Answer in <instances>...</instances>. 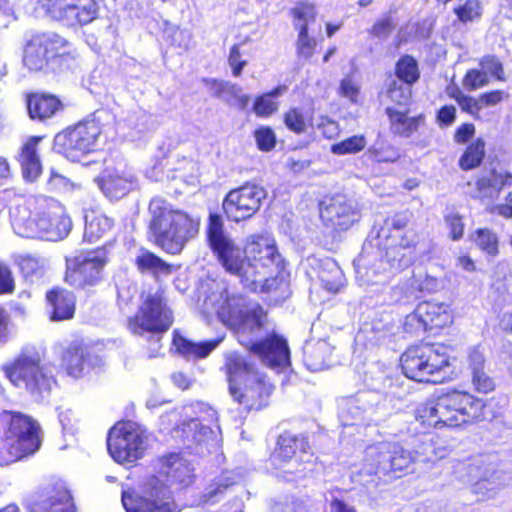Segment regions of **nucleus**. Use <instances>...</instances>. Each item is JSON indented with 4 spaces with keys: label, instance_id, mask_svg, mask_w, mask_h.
Returning a JSON list of instances; mask_svg holds the SVG:
<instances>
[{
    "label": "nucleus",
    "instance_id": "47",
    "mask_svg": "<svg viewBox=\"0 0 512 512\" xmlns=\"http://www.w3.org/2000/svg\"><path fill=\"white\" fill-rule=\"evenodd\" d=\"M18 265L26 277L41 276L44 268V261L32 255H20Z\"/></svg>",
    "mask_w": 512,
    "mask_h": 512
},
{
    "label": "nucleus",
    "instance_id": "10",
    "mask_svg": "<svg viewBox=\"0 0 512 512\" xmlns=\"http://www.w3.org/2000/svg\"><path fill=\"white\" fill-rule=\"evenodd\" d=\"M100 134L98 121L85 120L58 133L54 138V149L67 159L78 162L94 150Z\"/></svg>",
    "mask_w": 512,
    "mask_h": 512
},
{
    "label": "nucleus",
    "instance_id": "8",
    "mask_svg": "<svg viewBox=\"0 0 512 512\" xmlns=\"http://www.w3.org/2000/svg\"><path fill=\"white\" fill-rule=\"evenodd\" d=\"M245 251L255 268L259 292L268 293L279 285L277 277H268L273 269L279 270L282 257L278 253L275 240L267 234L251 235L247 238Z\"/></svg>",
    "mask_w": 512,
    "mask_h": 512
},
{
    "label": "nucleus",
    "instance_id": "54",
    "mask_svg": "<svg viewBox=\"0 0 512 512\" xmlns=\"http://www.w3.org/2000/svg\"><path fill=\"white\" fill-rule=\"evenodd\" d=\"M491 214L499 215L505 219L512 218V189L507 191L502 201L487 208Z\"/></svg>",
    "mask_w": 512,
    "mask_h": 512
},
{
    "label": "nucleus",
    "instance_id": "34",
    "mask_svg": "<svg viewBox=\"0 0 512 512\" xmlns=\"http://www.w3.org/2000/svg\"><path fill=\"white\" fill-rule=\"evenodd\" d=\"M225 371L229 382V389L232 384H239L250 377V374L258 372L246 362L237 352H228L225 355Z\"/></svg>",
    "mask_w": 512,
    "mask_h": 512
},
{
    "label": "nucleus",
    "instance_id": "60",
    "mask_svg": "<svg viewBox=\"0 0 512 512\" xmlns=\"http://www.w3.org/2000/svg\"><path fill=\"white\" fill-rule=\"evenodd\" d=\"M472 382L479 392L488 393L494 390L495 384L485 370L472 374Z\"/></svg>",
    "mask_w": 512,
    "mask_h": 512
},
{
    "label": "nucleus",
    "instance_id": "14",
    "mask_svg": "<svg viewBox=\"0 0 512 512\" xmlns=\"http://www.w3.org/2000/svg\"><path fill=\"white\" fill-rule=\"evenodd\" d=\"M106 264L105 252L88 251L66 259L65 281L75 288L95 285L101 279Z\"/></svg>",
    "mask_w": 512,
    "mask_h": 512
},
{
    "label": "nucleus",
    "instance_id": "50",
    "mask_svg": "<svg viewBox=\"0 0 512 512\" xmlns=\"http://www.w3.org/2000/svg\"><path fill=\"white\" fill-rule=\"evenodd\" d=\"M409 85L410 84H406L405 82L393 81L387 92L389 99L399 105L406 104L411 97Z\"/></svg>",
    "mask_w": 512,
    "mask_h": 512
},
{
    "label": "nucleus",
    "instance_id": "61",
    "mask_svg": "<svg viewBox=\"0 0 512 512\" xmlns=\"http://www.w3.org/2000/svg\"><path fill=\"white\" fill-rule=\"evenodd\" d=\"M508 97L505 92L501 90H494L491 92L483 93L478 96L481 111L486 107H493L503 101L504 98Z\"/></svg>",
    "mask_w": 512,
    "mask_h": 512
},
{
    "label": "nucleus",
    "instance_id": "18",
    "mask_svg": "<svg viewBox=\"0 0 512 512\" xmlns=\"http://www.w3.org/2000/svg\"><path fill=\"white\" fill-rule=\"evenodd\" d=\"M67 41L55 33L35 34L24 49V64L34 71L44 68L48 61L62 54Z\"/></svg>",
    "mask_w": 512,
    "mask_h": 512
},
{
    "label": "nucleus",
    "instance_id": "44",
    "mask_svg": "<svg viewBox=\"0 0 512 512\" xmlns=\"http://www.w3.org/2000/svg\"><path fill=\"white\" fill-rule=\"evenodd\" d=\"M202 82L208 87L211 95L216 98L231 102V95H235L238 88L235 85L218 81L216 79L203 78Z\"/></svg>",
    "mask_w": 512,
    "mask_h": 512
},
{
    "label": "nucleus",
    "instance_id": "6",
    "mask_svg": "<svg viewBox=\"0 0 512 512\" xmlns=\"http://www.w3.org/2000/svg\"><path fill=\"white\" fill-rule=\"evenodd\" d=\"M455 477L471 484V492L478 500L493 499L505 486V473L497 469L494 455H479L469 463L454 466Z\"/></svg>",
    "mask_w": 512,
    "mask_h": 512
},
{
    "label": "nucleus",
    "instance_id": "21",
    "mask_svg": "<svg viewBox=\"0 0 512 512\" xmlns=\"http://www.w3.org/2000/svg\"><path fill=\"white\" fill-rule=\"evenodd\" d=\"M320 217L326 226L347 230L359 220L360 213L355 200L338 194L321 203Z\"/></svg>",
    "mask_w": 512,
    "mask_h": 512
},
{
    "label": "nucleus",
    "instance_id": "51",
    "mask_svg": "<svg viewBox=\"0 0 512 512\" xmlns=\"http://www.w3.org/2000/svg\"><path fill=\"white\" fill-rule=\"evenodd\" d=\"M428 345L432 350L430 365L434 366L437 372L440 373L442 369L448 365V347L441 343H433Z\"/></svg>",
    "mask_w": 512,
    "mask_h": 512
},
{
    "label": "nucleus",
    "instance_id": "33",
    "mask_svg": "<svg viewBox=\"0 0 512 512\" xmlns=\"http://www.w3.org/2000/svg\"><path fill=\"white\" fill-rule=\"evenodd\" d=\"M318 278L322 286L331 293H338L345 284L342 270L336 261L331 258L319 260Z\"/></svg>",
    "mask_w": 512,
    "mask_h": 512
},
{
    "label": "nucleus",
    "instance_id": "30",
    "mask_svg": "<svg viewBox=\"0 0 512 512\" xmlns=\"http://www.w3.org/2000/svg\"><path fill=\"white\" fill-rule=\"evenodd\" d=\"M223 338H217L210 341L195 343L189 341L177 331L174 332L173 346L176 351L183 357L190 358H204L207 357L222 341Z\"/></svg>",
    "mask_w": 512,
    "mask_h": 512
},
{
    "label": "nucleus",
    "instance_id": "3",
    "mask_svg": "<svg viewBox=\"0 0 512 512\" xmlns=\"http://www.w3.org/2000/svg\"><path fill=\"white\" fill-rule=\"evenodd\" d=\"M208 240L226 272L236 276L240 283L252 292H259L255 268L245 248L242 249L224 230L221 216L211 214L207 230Z\"/></svg>",
    "mask_w": 512,
    "mask_h": 512
},
{
    "label": "nucleus",
    "instance_id": "40",
    "mask_svg": "<svg viewBox=\"0 0 512 512\" xmlns=\"http://www.w3.org/2000/svg\"><path fill=\"white\" fill-rule=\"evenodd\" d=\"M457 20L453 22V27L460 30L461 26H466L479 20L482 14V6L478 0H467L464 4L454 8Z\"/></svg>",
    "mask_w": 512,
    "mask_h": 512
},
{
    "label": "nucleus",
    "instance_id": "15",
    "mask_svg": "<svg viewBox=\"0 0 512 512\" xmlns=\"http://www.w3.org/2000/svg\"><path fill=\"white\" fill-rule=\"evenodd\" d=\"M267 193L261 186L246 183L231 190L223 201V210L231 221L239 222L251 218L261 207Z\"/></svg>",
    "mask_w": 512,
    "mask_h": 512
},
{
    "label": "nucleus",
    "instance_id": "41",
    "mask_svg": "<svg viewBox=\"0 0 512 512\" xmlns=\"http://www.w3.org/2000/svg\"><path fill=\"white\" fill-rule=\"evenodd\" d=\"M485 156V142L477 138L469 145L459 160V165L463 170L473 169L479 166Z\"/></svg>",
    "mask_w": 512,
    "mask_h": 512
},
{
    "label": "nucleus",
    "instance_id": "49",
    "mask_svg": "<svg viewBox=\"0 0 512 512\" xmlns=\"http://www.w3.org/2000/svg\"><path fill=\"white\" fill-rule=\"evenodd\" d=\"M284 123L290 131L296 134L304 133L307 128L305 118L298 108H291L285 113Z\"/></svg>",
    "mask_w": 512,
    "mask_h": 512
},
{
    "label": "nucleus",
    "instance_id": "24",
    "mask_svg": "<svg viewBox=\"0 0 512 512\" xmlns=\"http://www.w3.org/2000/svg\"><path fill=\"white\" fill-rule=\"evenodd\" d=\"M30 512H74L71 495L62 482L46 485L39 498L29 505Z\"/></svg>",
    "mask_w": 512,
    "mask_h": 512
},
{
    "label": "nucleus",
    "instance_id": "9",
    "mask_svg": "<svg viewBox=\"0 0 512 512\" xmlns=\"http://www.w3.org/2000/svg\"><path fill=\"white\" fill-rule=\"evenodd\" d=\"M107 447L116 462L132 464L144 456L148 447V436L135 422L117 423L108 433Z\"/></svg>",
    "mask_w": 512,
    "mask_h": 512
},
{
    "label": "nucleus",
    "instance_id": "17",
    "mask_svg": "<svg viewBox=\"0 0 512 512\" xmlns=\"http://www.w3.org/2000/svg\"><path fill=\"white\" fill-rule=\"evenodd\" d=\"M51 18L66 26H82L97 17L95 0H39Z\"/></svg>",
    "mask_w": 512,
    "mask_h": 512
},
{
    "label": "nucleus",
    "instance_id": "12",
    "mask_svg": "<svg viewBox=\"0 0 512 512\" xmlns=\"http://www.w3.org/2000/svg\"><path fill=\"white\" fill-rule=\"evenodd\" d=\"M122 503L127 512H178L170 491L157 477L146 481L143 495L132 497L123 493Z\"/></svg>",
    "mask_w": 512,
    "mask_h": 512
},
{
    "label": "nucleus",
    "instance_id": "5",
    "mask_svg": "<svg viewBox=\"0 0 512 512\" xmlns=\"http://www.w3.org/2000/svg\"><path fill=\"white\" fill-rule=\"evenodd\" d=\"M36 212L26 223H16L17 233L28 238H43L57 241L66 237L72 226L64 206L54 198L40 197L36 201Z\"/></svg>",
    "mask_w": 512,
    "mask_h": 512
},
{
    "label": "nucleus",
    "instance_id": "1",
    "mask_svg": "<svg viewBox=\"0 0 512 512\" xmlns=\"http://www.w3.org/2000/svg\"><path fill=\"white\" fill-rule=\"evenodd\" d=\"M222 294H212L204 300L207 313H216L220 320L233 329L239 343L257 355L271 368H283L290 362L287 342L282 337L273 335L263 341H256L266 322V312L256 303L248 302L243 296H226L221 304Z\"/></svg>",
    "mask_w": 512,
    "mask_h": 512
},
{
    "label": "nucleus",
    "instance_id": "27",
    "mask_svg": "<svg viewBox=\"0 0 512 512\" xmlns=\"http://www.w3.org/2000/svg\"><path fill=\"white\" fill-rule=\"evenodd\" d=\"M41 137H29L21 146L16 159L19 162L24 179L34 182L42 173V164L37 152V146Z\"/></svg>",
    "mask_w": 512,
    "mask_h": 512
},
{
    "label": "nucleus",
    "instance_id": "58",
    "mask_svg": "<svg viewBox=\"0 0 512 512\" xmlns=\"http://www.w3.org/2000/svg\"><path fill=\"white\" fill-rule=\"evenodd\" d=\"M480 67L485 72L487 77H496L498 80H503V67L502 64L493 56H486L480 62Z\"/></svg>",
    "mask_w": 512,
    "mask_h": 512
},
{
    "label": "nucleus",
    "instance_id": "62",
    "mask_svg": "<svg viewBox=\"0 0 512 512\" xmlns=\"http://www.w3.org/2000/svg\"><path fill=\"white\" fill-rule=\"evenodd\" d=\"M228 63L232 68L233 75L236 77L241 74L243 68L246 66L247 62L245 60H241L240 46L238 44L231 47Z\"/></svg>",
    "mask_w": 512,
    "mask_h": 512
},
{
    "label": "nucleus",
    "instance_id": "53",
    "mask_svg": "<svg viewBox=\"0 0 512 512\" xmlns=\"http://www.w3.org/2000/svg\"><path fill=\"white\" fill-rule=\"evenodd\" d=\"M488 82H489V78L487 77L485 72L480 67L479 70L473 69V70H470L467 72V74L463 80V85L465 88H467L469 90H474L479 87L487 85Z\"/></svg>",
    "mask_w": 512,
    "mask_h": 512
},
{
    "label": "nucleus",
    "instance_id": "42",
    "mask_svg": "<svg viewBox=\"0 0 512 512\" xmlns=\"http://www.w3.org/2000/svg\"><path fill=\"white\" fill-rule=\"evenodd\" d=\"M367 142L363 135H353L331 146V152L335 155L355 154L362 151Z\"/></svg>",
    "mask_w": 512,
    "mask_h": 512
},
{
    "label": "nucleus",
    "instance_id": "46",
    "mask_svg": "<svg viewBox=\"0 0 512 512\" xmlns=\"http://www.w3.org/2000/svg\"><path fill=\"white\" fill-rule=\"evenodd\" d=\"M280 94V88L274 89L271 93L262 95L255 100L254 112L256 115L266 117L276 112L278 105L272 100Z\"/></svg>",
    "mask_w": 512,
    "mask_h": 512
},
{
    "label": "nucleus",
    "instance_id": "56",
    "mask_svg": "<svg viewBox=\"0 0 512 512\" xmlns=\"http://www.w3.org/2000/svg\"><path fill=\"white\" fill-rule=\"evenodd\" d=\"M271 512H308V510L303 500L290 499L274 503Z\"/></svg>",
    "mask_w": 512,
    "mask_h": 512
},
{
    "label": "nucleus",
    "instance_id": "45",
    "mask_svg": "<svg viewBox=\"0 0 512 512\" xmlns=\"http://www.w3.org/2000/svg\"><path fill=\"white\" fill-rule=\"evenodd\" d=\"M471 238L480 249L488 254L495 255L497 253L498 239L489 229H479Z\"/></svg>",
    "mask_w": 512,
    "mask_h": 512
},
{
    "label": "nucleus",
    "instance_id": "31",
    "mask_svg": "<svg viewBox=\"0 0 512 512\" xmlns=\"http://www.w3.org/2000/svg\"><path fill=\"white\" fill-rule=\"evenodd\" d=\"M386 114L390 120L391 132L401 137H410L418 130L419 126L424 123L423 115L410 117L407 111L392 107L386 108Z\"/></svg>",
    "mask_w": 512,
    "mask_h": 512
},
{
    "label": "nucleus",
    "instance_id": "16",
    "mask_svg": "<svg viewBox=\"0 0 512 512\" xmlns=\"http://www.w3.org/2000/svg\"><path fill=\"white\" fill-rule=\"evenodd\" d=\"M10 453L17 459L36 452L41 444L40 427L32 418L17 413L11 417L6 432Z\"/></svg>",
    "mask_w": 512,
    "mask_h": 512
},
{
    "label": "nucleus",
    "instance_id": "35",
    "mask_svg": "<svg viewBox=\"0 0 512 512\" xmlns=\"http://www.w3.org/2000/svg\"><path fill=\"white\" fill-rule=\"evenodd\" d=\"M89 351L86 346L78 343L69 345L63 356V363L67 373L74 377H81L86 366Z\"/></svg>",
    "mask_w": 512,
    "mask_h": 512
},
{
    "label": "nucleus",
    "instance_id": "37",
    "mask_svg": "<svg viewBox=\"0 0 512 512\" xmlns=\"http://www.w3.org/2000/svg\"><path fill=\"white\" fill-rule=\"evenodd\" d=\"M135 265L142 273H150L155 277L169 275L172 271L170 264L146 249L140 250L135 258Z\"/></svg>",
    "mask_w": 512,
    "mask_h": 512
},
{
    "label": "nucleus",
    "instance_id": "48",
    "mask_svg": "<svg viewBox=\"0 0 512 512\" xmlns=\"http://www.w3.org/2000/svg\"><path fill=\"white\" fill-rule=\"evenodd\" d=\"M47 183L50 190L58 192L68 193L81 189V184L71 181L70 179L55 172L54 170L51 171Z\"/></svg>",
    "mask_w": 512,
    "mask_h": 512
},
{
    "label": "nucleus",
    "instance_id": "11",
    "mask_svg": "<svg viewBox=\"0 0 512 512\" xmlns=\"http://www.w3.org/2000/svg\"><path fill=\"white\" fill-rule=\"evenodd\" d=\"M414 461V453L398 443L382 442L366 449L365 465L369 474L404 471Z\"/></svg>",
    "mask_w": 512,
    "mask_h": 512
},
{
    "label": "nucleus",
    "instance_id": "43",
    "mask_svg": "<svg viewBox=\"0 0 512 512\" xmlns=\"http://www.w3.org/2000/svg\"><path fill=\"white\" fill-rule=\"evenodd\" d=\"M398 78L406 84H412L419 78L418 65L415 59L410 56L402 57L396 68Z\"/></svg>",
    "mask_w": 512,
    "mask_h": 512
},
{
    "label": "nucleus",
    "instance_id": "23",
    "mask_svg": "<svg viewBox=\"0 0 512 512\" xmlns=\"http://www.w3.org/2000/svg\"><path fill=\"white\" fill-rule=\"evenodd\" d=\"M158 474L161 484L170 488L181 489L192 483L193 474L189 463L180 455L171 453L159 459Z\"/></svg>",
    "mask_w": 512,
    "mask_h": 512
},
{
    "label": "nucleus",
    "instance_id": "38",
    "mask_svg": "<svg viewBox=\"0 0 512 512\" xmlns=\"http://www.w3.org/2000/svg\"><path fill=\"white\" fill-rule=\"evenodd\" d=\"M112 227V221L103 214L94 211L85 215L84 238L88 242H96L103 237Z\"/></svg>",
    "mask_w": 512,
    "mask_h": 512
},
{
    "label": "nucleus",
    "instance_id": "19",
    "mask_svg": "<svg viewBox=\"0 0 512 512\" xmlns=\"http://www.w3.org/2000/svg\"><path fill=\"white\" fill-rule=\"evenodd\" d=\"M95 181L103 194L111 200H119L139 188L137 175L124 162L107 166Z\"/></svg>",
    "mask_w": 512,
    "mask_h": 512
},
{
    "label": "nucleus",
    "instance_id": "55",
    "mask_svg": "<svg viewBox=\"0 0 512 512\" xmlns=\"http://www.w3.org/2000/svg\"><path fill=\"white\" fill-rule=\"evenodd\" d=\"M255 140L260 150L270 151L274 148L276 138L270 128H260L255 131Z\"/></svg>",
    "mask_w": 512,
    "mask_h": 512
},
{
    "label": "nucleus",
    "instance_id": "25",
    "mask_svg": "<svg viewBox=\"0 0 512 512\" xmlns=\"http://www.w3.org/2000/svg\"><path fill=\"white\" fill-rule=\"evenodd\" d=\"M292 14L297 20L295 28L299 30L296 41L297 55L300 58L309 59L314 54L316 40L308 35V24L315 21V7L309 3H298Z\"/></svg>",
    "mask_w": 512,
    "mask_h": 512
},
{
    "label": "nucleus",
    "instance_id": "64",
    "mask_svg": "<svg viewBox=\"0 0 512 512\" xmlns=\"http://www.w3.org/2000/svg\"><path fill=\"white\" fill-rule=\"evenodd\" d=\"M395 29V25L390 17H386L377 21L372 29L371 34L379 37L385 38L387 37L393 30Z\"/></svg>",
    "mask_w": 512,
    "mask_h": 512
},
{
    "label": "nucleus",
    "instance_id": "4",
    "mask_svg": "<svg viewBox=\"0 0 512 512\" xmlns=\"http://www.w3.org/2000/svg\"><path fill=\"white\" fill-rule=\"evenodd\" d=\"M2 370L15 387L26 390L37 401L47 397L55 384L52 374L43 364L42 353L34 346L22 348Z\"/></svg>",
    "mask_w": 512,
    "mask_h": 512
},
{
    "label": "nucleus",
    "instance_id": "36",
    "mask_svg": "<svg viewBox=\"0 0 512 512\" xmlns=\"http://www.w3.org/2000/svg\"><path fill=\"white\" fill-rule=\"evenodd\" d=\"M394 249L386 252V259L376 260L370 267H362L357 270L358 275L366 284H377L387 277L389 268L395 267V257H392Z\"/></svg>",
    "mask_w": 512,
    "mask_h": 512
},
{
    "label": "nucleus",
    "instance_id": "2",
    "mask_svg": "<svg viewBox=\"0 0 512 512\" xmlns=\"http://www.w3.org/2000/svg\"><path fill=\"white\" fill-rule=\"evenodd\" d=\"M148 211L149 240L167 253L179 254L199 233V217L176 208L164 198L151 199Z\"/></svg>",
    "mask_w": 512,
    "mask_h": 512
},
{
    "label": "nucleus",
    "instance_id": "7",
    "mask_svg": "<svg viewBox=\"0 0 512 512\" xmlns=\"http://www.w3.org/2000/svg\"><path fill=\"white\" fill-rule=\"evenodd\" d=\"M173 323V314L167 305L164 292L160 289L142 292L141 304L135 316L128 320L129 330L136 335L145 332L156 336L159 341Z\"/></svg>",
    "mask_w": 512,
    "mask_h": 512
},
{
    "label": "nucleus",
    "instance_id": "29",
    "mask_svg": "<svg viewBox=\"0 0 512 512\" xmlns=\"http://www.w3.org/2000/svg\"><path fill=\"white\" fill-rule=\"evenodd\" d=\"M477 196L481 199L499 197L502 191L512 189V173L493 170L489 176L476 182Z\"/></svg>",
    "mask_w": 512,
    "mask_h": 512
},
{
    "label": "nucleus",
    "instance_id": "32",
    "mask_svg": "<svg viewBox=\"0 0 512 512\" xmlns=\"http://www.w3.org/2000/svg\"><path fill=\"white\" fill-rule=\"evenodd\" d=\"M61 108L60 100L53 95L32 94L27 99V109L32 119L45 120Z\"/></svg>",
    "mask_w": 512,
    "mask_h": 512
},
{
    "label": "nucleus",
    "instance_id": "22",
    "mask_svg": "<svg viewBox=\"0 0 512 512\" xmlns=\"http://www.w3.org/2000/svg\"><path fill=\"white\" fill-rule=\"evenodd\" d=\"M431 353L432 350L429 345L408 348L400 359L405 376L418 382H442V379L437 377L439 373L436 368L430 365Z\"/></svg>",
    "mask_w": 512,
    "mask_h": 512
},
{
    "label": "nucleus",
    "instance_id": "63",
    "mask_svg": "<svg viewBox=\"0 0 512 512\" xmlns=\"http://www.w3.org/2000/svg\"><path fill=\"white\" fill-rule=\"evenodd\" d=\"M14 290V280L9 267L0 262V294L12 293Z\"/></svg>",
    "mask_w": 512,
    "mask_h": 512
},
{
    "label": "nucleus",
    "instance_id": "13",
    "mask_svg": "<svg viewBox=\"0 0 512 512\" xmlns=\"http://www.w3.org/2000/svg\"><path fill=\"white\" fill-rule=\"evenodd\" d=\"M309 449L306 438L284 432L278 437L277 447L270 456L272 465L282 470L283 477L290 480L291 475L302 473L303 455Z\"/></svg>",
    "mask_w": 512,
    "mask_h": 512
},
{
    "label": "nucleus",
    "instance_id": "28",
    "mask_svg": "<svg viewBox=\"0 0 512 512\" xmlns=\"http://www.w3.org/2000/svg\"><path fill=\"white\" fill-rule=\"evenodd\" d=\"M48 313L51 321H63L73 318L75 313V297L73 293L54 288L47 292Z\"/></svg>",
    "mask_w": 512,
    "mask_h": 512
},
{
    "label": "nucleus",
    "instance_id": "59",
    "mask_svg": "<svg viewBox=\"0 0 512 512\" xmlns=\"http://www.w3.org/2000/svg\"><path fill=\"white\" fill-rule=\"evenodd\" d=\"M368 154L376 162H395L399 159L400 153L397 149L389 147L386 150L369 149Z\"/></svg>",
    "mask_w": 512,
    "mask_h": 512
},
{
    "label": "nucleus",
    "instance_id": "39",
    "mask_svg": "<svg viewBox=\"0 0 512 512\" xmlns=\"http://www.w3.org/2000/svg\"><path fill=\"white\" fill-rule=\"evenodd\" d=\"M447 309L444 303L425 302L418 306L417 313L425 325L443 327L448 319Z\"/></svg>",
    "mask_w": 512,
    "mask_h": 512
},
{
    "label": "nucleus",
    "instance_id": "20",
    "mask_svg": "<svg viewBox=\"0 0 512 512\" xmlns=\"http://www.w3.org/2000/svg\"><path fill=\"white\" fill-rule=\"evenodd\" d=\"M273 389V385L257 373L250 374V377L237 385L232 384L229 392L234 401L250 411L265 407Z\"/></svg>",
    "mask_w": 512,
    "mask_h": 512
},
{
    "label": "nucleus",
    "instance_id": "52",
    "mask_svg": "<svg viewBox=\"0 0 512 512\" xmlns=\"http://www.w3.org/2000/svg\"><path fill=\"white\" fill-rule=\"evenodd\" d=\"M450 97H454V95H452L450 93ZM455 98L457 100L458 105L460 106V108L463 111L469 113L476 119L482 118L481 108H480L478 97L473 98V97L458 94L457 96H455Z\"/></svg>",
    "mask_w": 512,
    "mask_h": 512
},
{
    "label": "nucleus",
    "instance_id": "57",
    "mask_svg": "<svg viewBox=\"0 0 512 512\" xmlns=\"http://www.w3.org/2000/svg\"><path fill=\"white\" fill-rule=\"evenodd\" d=\"M360 86L353 78L347 76L342 79L339 86V94L348 98L351 102H357Z\"/></svg>",
    "mask_w": 512,
    "mask_h": 512
},
{
    "label": "nucleus",
    "instance_id": "26",
    "mask_svg": "<svg viewBox=\"0 0 512 512\" xmlns=\"http://www.w3.org/2000/svg\"><path fill=\"white\" fill-rule=\"evenodd\" d=\"M481 403L466 392H450V427H458L478 417Z\"/></svg>",
    "mask_w": 512,
    "mask_h": 512
}]
</instances>
